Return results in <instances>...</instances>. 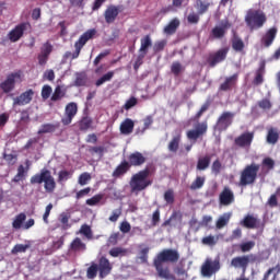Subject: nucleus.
<instances>
[{"label":"nucleus","instance_id":"nucleus-1","mask_svg":"<svg viewBox=\"0 0 280 280\" xmlns=\"http://www.w3.org/2000/svg\"><path fill=\"white\" fill-rule=\"evenodd\" d=\"M180 259V254L178 249L165 248L162 249L153 259V266L161 279L170 280L172 279V272H170V267L165 264H178Z\"/></svg>","mask_w":280,"mask_h":280},{"label":"nucleus","instance_id":"nucleus-2","mask_svg":"<svg viewBox=\"0 0 280 280\" xmlns=\"http://www.w3.org/2000/svg\"><path fill=\"white\" fill-rule=\"evenodd\" d=\"M152 176V171L150 167H144L143 170L139 171L138 173L131 176L129 185L131 187V191H143L148 189L150 185H152V179H149Z\"/></svg>","mask_w":280,"mask_h":280},{"label":"nucleus","instance_id":"nucleus-3","mask_svg":"<svg viewBox=\"0 0 280 280\" xmlns=\"http://www.w3.org/2000/svg\"><path fill=\"white\" fill-rule=\"evenodd\" d=\"M31 185H43L48 194H54L56 189V179L51 175V171L42 168L39 173L33 175L30 179Z\"/></svg>","mask_w":280,"mask_h":280},{"label":"nucleus","instance_id":"nucleus-4","mask_svg":"<svg viewBox=\"0 0 280 280\" xmlns=\"http://www.w3.org/2000/svg\"><path fill=\"white\" fill-rule=\"evenodd\" d=\"M266 21L268 18L266 13L260 9H249L245 15V23L250 32H255V30H261L264 25H266Z\"/></svg>","mask_w":280,"mask_h":280},{"label":"nucleus","instance_id":"nucleus-5","mask_svg":"<svg viewBox=\"0 0 280 280\" xmlns=\"http://www.w3.org/2000/svg\"><path fill=\"white\" fill-rule=\"evenodd\" d=\"M260 165L257 163H252L246 165L240 173V187H248L254 183H257V175L259 174Z\"/></svg>","mask_w":280,"mask_h":280},{"label":"nucleus","instance_id":"nucleus-6","mask_svg":"<svg viewBox=\"0 0 280 280\" xmlns=\"http://www.w3.org/2000/svg\"><path fill=\"white\" fill-rule=\"evenodd\" d=\"M95 34H97V31L95 28H90L86 32H84L74 43V52L71 54V51H67L66 57L69 58V56H71L72 60L80 58V54L84 48V45H86L89 40H93V38H95Z\"/></svg>","mask_w":280,"mask_h":280},{"label":"nucleus","instance_id":"nucleus-7","mask_svg":"<svg viewBox=\"0 0 280 280\" xmlns=\"http://www.w3.org/2000/svg\"><path fill=\"white\" fill-rule=\"evenodd\" d=\"M16 82H23V71L21 70L9 73L5 80L0 83L2 93H12L16 89Z\"/></svg>","mask_w":280,"mask_h":280},{"label":"nucleus","instance_id":"nucleus-8","mask_svg":"<svg viewBox=\"0 0 280 280\" xmlns=\"http://www.w3.org/2000/svg\"><path fill=\"white\" fill-rule=\"evenodd\" d=\"M255 261H257V255L249 254L232 258L231 266L232 268H241L243 272H246V268H248V265L255 264Z\"/></svg>","mask_w":280,"mask_h":280},{"label":"nucleus","instance_id":"nucleus-9","mask_svg":"<svg viewBox=\"0 0 280 280\" xmlns=\"http://www.w3.org/2000/svg\"><path fill=\"white\" fill-rule=\"evenodd\" d=\"M207 130H209L207 121L198 122L194 129L186 132V137L189 141H194L196 143L201 137L207 135Z\"/></svg>","mask_w":280,"mask_h":280},{"label":"nucleus","instance_id":"nucleus-10","mask_svg":"<svg viewBox=\"0 0 280 280\" xmlns=\"http://www.w3.org/2000/svg\"><path fill=\"white\" fill-rule=\"evenodd\" d=\"M220 268V257H217L214 260L208 258L201 266V275L202 277H213V275H215Z\"/></svg>","mask_w":280,"mask_h":280},{"label":"nucleus","instance_id":"nucleus-11","mask_svg":"<svg viewBox=\"0 0 280 280\" xmlns=\"http://www.w3.org/2000/svg\"><path fill=\"white\" fill-rule=\"evenodd\" d=\"M235 113L233 112H223L217 120L215 128L219 132L228 130L229 127L233 124Z\"/></svg>","mask_w":280,"mask_h":280},{"label":"nucleus","instance_id":"nucleus-12","mask_svg":"<svg viewBox=\"0 0 280 280\" xmlns=\"http://www.w3.org/2000/svg\"><path fill=\"white\" fill-rule=\"evenodd\" d=\"M78 115V103L70 102L65 107L63 117L61 118V124L63 126H69L73 121V118Z\"/></svg>","mask_w":280,"mask_h":280},{"label":"nucleus","instance_id":"nucleus-13","mask_svg":"<svg viewBox=\"0 0 280 280\" xmlns=\"http://www.w3.org/2000/svg\"><path fill=\"white\" fill-rule=\"evenodd\" d=\"M226 56H229V47L220 48L209 55L208 63L210 67H217L220 62H224V60H226Z\"/></svg>","mask_w":280,"mask_h":280},{"label":"nucleus","instance_id":"nucleus-14","mask_svg":"<svg viewBox=\"0 0 280 280\" xmlns=\"http://www.w3.org/2000/svg\"><path fill=\"white\" fill-rule=\"evenodd\" d=\"M51 51H54V46L51 45V43L46 42L42 45L40 51L37 56L38 65L40 67H45V65H47L49 56H51Z\"/></svg>","mask_w":280,"mask_h":280},{"label":"nucleus","instance_id":"nucleus-15","mask_svg":"<svg viewBox=\"0 0 280 280\" xmlns=\"http://www.w3.org/2000/svg\"><path fill=\"white\" fill-rule=\"evenodd\" d=\"M253 139H255V132L247 131L236 137L234 143L237 148H250L253 145Z\"/></svg>","mask_w":280,"mask_h":280},{"label":"nucleus","instance_id":"nucleus-16","mask_svg":"<svg viewBox=\"0 0 280 280\" xmlns=\"http://www.w3.org/2000/svg\"><path fill=\"white\" fill-rule=\"evenodd\" d=\"M28 23L18 24L13 30H11L8 34V38L11 43H19L21 38H23V34H25V30H27Z\"/></svg>","mask_w":280,"mask_h":280},{"label":"nucleus","instance_id":"nucleus-17","mask_svg":"<svg viewBox=\"0 0 280 280\" xmlns=\"http://www.w3.org/2000/svg\"><path fill=\"white\" fill-rule=\"evenodd\" d=\"M219 202L222 207H229L235 202V194L231 189V187L225 186L221 194L219 195Z\"/></svg>","mask_w":280,"mask_h":280},{"label":"nucleus","instance_id":"nucleus-18","mask_svg":"<svg viewBox=\"0 0 280 280\" xmlns=\"http://www.w3.org/2000/svg\"><path fill=\"white\" fill-rule=\"evenodd\" d=\"M148 161V158L143 155V153L139 151H135L128 155V164L130 167H141L145 165V162Z\"/></svg>","mask_w":280,"mask_h":280},{"label":"nucleus","instance_id":"nucleus-19","mask_svg":"<svg viewBox=\"0 0 280 280\" xmlns=\"http://www.w3.org/2000/svg\"><path fill=\"white\" fill-rule=\"evenodd\" d=\"M34 100V90L30 89L13 98V106H27Z\"/></svg>","mask_w":280,"mask_h":280},{"label":"nucleus","instance_id":"nucleus-20","mask_svg":"<svg viewBox=\"0 0 280 280\" xmlns=\"http://www.w3.org/2000/svg\"><path fill=\"white\" fill-rule=\"evenodd\" d=\"M278 32L279 28H277V26L270 27L260 39L262 47H272V43H275Z\"/></svg>","mask_w":280,"mask_h":280},{"label":"nucleus","instance_id":"nucleus-21","mask_svg":"<svg viewBox=\"0 0 280 280\" xmlns=\"http://www.w3.org/2000/svg\"><path fill=\"white\" fill-rule=\"evenodd\" d=\"M97 266L101 279H106V277L113 272V265L110 264V260L104 256L100 258Z\"/></svg>","mask_w":280,"mask_h":280},{"label":"nucleus","instance_id":"nucleus-22","mask_svg":"<svg viewBox=\"0 0 280 280\" xmlns=\"http://www.w3.org/2000/svg\"><path fill=\"white\" fill-rule=\"evenodd\" d=\"M121 10H124V7L121 5H109L107 7V9L104 12V16H105V22L110 24V23H115V21L117 20V16H119V12H121Z\"/></svg>","mask_w":280,"mask_h":280},{"label":"nucleus","instance_id":"nucleus-23","mask_svg":"<svg viewBox=\"0 0 280 280\" xmlns=\"http://www.w3.org/2000/svg\"><path fill=\"white\" fill-rule=\"evenodd\" d=\"M240 78V74L234 73L231 77H226L224 82L220 84L219 91H223L224 93L229 91H233V89L237 88V80Z\"/></svg>","mask_w":280,"mask_h":280},{"label":"nucleus","instance_id":"nucleus-24","mask_svg":"<svg viewBox=\"0 0 280 280\" xmlns=\"http://www.w3.org/2000/svg\"><path fill=\"white\" fill-rule=\"evenodd\" d=\"M183 141V133L178 132L172 137L167 144V150L171 154H176L180 150V142Z\"/></svg>","mask_w":280,"mask_h":280},{"label":"nucleus","instance_id":"nucleus-25","mask_svg":"<svg viewBox=\"0 0 280 280\" xmlns=\"http://www.w3.org/2000/svg\"><path fill=\"white\" fill-rule=\"evenodd\" d=\"M120 135H125L128 137V135H132L135 132V120L130 118H126L119 127Z\"/></svg>","mask_w":280,"mask_h":280},{"label":"nucleus","instance_id":"nucleus-26","mask_svg":"<svg viewBox=\"0 0 280 280\" xmlns=\"http://www.w3.org/2000/svg\"><path fill=\"white\" fill-rule=\"evenodd\" d=\"M265 74H266V61H261L259 63L258 69L255 72V78H254L253 84H255L256 86L264 84V75Z\"/></svg>","mask_w":280,"mask_h":280},{"label":"nucleus","instance_id":"nucleus-27","mask_svg":"<svg viewBox=\"0 0 280 280\" xmlns=\"http://www.w3.org/2000/svg\"><path fill=\"white\" fill-rule=\"evenodd\" d=\"M25 165L26 167L23 166V164H20L18 167V173L13 177L12 183H21V180L27 176V173L30 172V160H26Z\"/></svg>","mask_w":280,"mask_h":280},{"label":"nucleus","instance_id":"nucleus-28","mask_svg":"<svg viewBox=\"0 0 280 280\" xmlns=\"http://www.w3.org/2000/svg\"><path fill=\"white\" fill-rule=\"evenodd\" d=\"M130 164L128 161L124 160L113 172L112 176L114 178H120V176H124L125 174H128L130 172Z\"/></svg>","mask_w":280,"mask_h":280},{"label":"nucleus","instance_id":"nucleus-29","mask_svg":"<svg viewBox=\"0 0 280 280\" xmlns=\"http://www.w3.org/2000/svg\"><path fill=\"white\" fill-rule=\"evenodd\" d=\"M226 36V27L214 26L210 32V40H222Z\"/></svg>","mask_w":280,"mask_h":280},{"label":"nucleus","instance_id":"nucleus-30","mask_svg":"<svg viewBox=\"0 0 280 280\" xmlns=\"http://www.w3.org/2000/svg\"><path fill=\"white\" fill-rule=\"evenodd\" d=\"M213 5V2L211 0H196L195 8L199 14H207L209 12V8Z\"/></svg>","mask_w":280,"mask_h":280},{"label":"nucleus","instance_id":"nucleus-31","mask_svg":"<svg viewBox=\"0 0 280 280\" xmlns=\"http://www.w3.org/2000/svg\"><path fill=\"white\" fill-rule=\"evenodd\" d=\"M242 226L245 229H257L259 226V220L254 215L247 214L242 221Z\"/></svg>","mask_w":280,"mask_h":280},{"label":"nucleus","instance_id":"nucleus-32","mask_svg":"<svg viewBox=\"0 0 280 280\" xmlns=\"http://www.w3.org/2000/svg\"><path fill=\"white\" fill-rule=\"evenodd\" d=\"M25 220H27V214H25L24 212L16 214L12 222V229H14L15 231H21V229H23V226L25 225Z\"/></svg>","mask_w":280,"mask_h":280},{"label":"nucleus","instance_id":"nucleus-33","mask_svg":"<svg viewBox=\"0 0 280 280\" xmlns=\"http://www.w3.org/2000/svg\"><path fill=\"white\" fill-rule=\"evenodd\" d=\"M266 141L269 143V145H277L279 142V129L272 127L269 128L267 131Z\"/></svg>","mask_w":280,"mask_h":280},{"label":"nucleus","instance_id":"nucleus-34","mask_svg":"<svg viewBox=\"0 0 280 280\" xmlns=\"http://www.w3.org/2000/svg\"><path fill=\"white\" fill-rule=\"evenodd\" d=\"M178 27H180V20L175 18L164 27V34L172 36L176 34V30H178Z\"/></svg>","mask_w":280,"mask_h":280},{"label":"nucleus","instance_id":"nucleus-35","mask_svg":"<svg viewBox=\"0 0 280 280\" xmlns=\"http://www.w3.org/2000/svg\"><path fill=\"white\" fill-rule=\"evenodd\" d=\"M150 47H152V38L150 35H145L140 39L139 54L148 56V49H150Z\"/></svg>","mask_w":280,"mask_h":280},{"label":"nucleus","instance_id":"nucleus-36","mask_svg":"<svg viewBox=\"0 0 280 280\" xmlns=\"http://www.w3.org/2000/svg\"><path fill=\"white\" fill-rule=\"evenodd\" d=\"M58 128H60V122L44 124L40 126L39 130L37 131V135H47L49 132H56Z\"/></svg>","mask_w":280,"mask_h":280},{"label":"nucleus","instance_id":"nucleus-37","mask_svg":"<svg viewBox=\"0 0 280 280\" xmlns=\"http://www.w3.org/2000/svg\"><path fill=\"white\" fill-rule=\"evenodd\" d=\"M70 250L74 253L86 250V244H84L80 237H75L70 244Z\"/></svg>","mask_w":280,"mask_h":280},{"label":"nucleus","instance_id":"nucleus-38","mask_svg":"<svg viewBox=\"0 0 280 280\" xmlns=\"http://www.w3.org/2000/svg\"><path fill=\"white\" fill-rule=\"evenodd\" d=\"M211 165V156L206 155L203 158H200L197 162V170L199 172H205Z\"/></svg>","mask_w":280,"mask_h":280},{"label":"nucleus","instance_id":"nucleus-39","mask_svg":"<svg viewBox=\"0 0 280 280\" xmlns=\"http://www.w3.org/2000/svg\"><path fill=\"white\" fill-rule=\"evenodd\" d=\"M244 40H242V38H240V36L234 35L232 38V48L234 51H244Z\"/></svg>","mask_w":280,"mask_h":280},{"label":"nucleus","instance_id":"nucleus-40","mask_svg":"<svg viewBox=\"0 0 280 280\" xmlns=\"http://www.w3.org/2000/svg\"><path fill=\"white\" fill-rule=\"evenodd\" d=\"M115 78V71H108L95 82V86H102L106 82H110Z\"/></svg>","mask_w":280,"mask_h":280},{"label":"nucleus","instance_id":"nucleus-41","mask_svg":"<svg viewBox=\"0 0 280 280\" xmlns=\"http://www.w3.org/2000/svg\"><path fill=\"white\" fill-rule=\"evenodd\" d=\"M205 180H206L205 177L197 176L196 179L191 183L189 188L191 189V191H196L198 189H202V187H205Z\"/></svg>","mask_w":280,"mask_h":280},{"label":"nucleus","instance_id":"nucleus-42","mask_svg":"<svg viewBox=\"0 0 280 280\" xmlns=\"http://www.w3.org/2000/svg\"><path fill=\"white\" fill-rule=\"evenodd\" d=\"M219 240H220L219 236L209 235V236H205L201 240V244H203V246H215V244H218Z\"/></svg>","mask_w":280,"mask_h":280},{"label":"nucleus","instance_id":"nucleus-43","mask_svg":"<svg viewBox=\"0 0 280 280\" xmlns=\"http://www.w3.org/2000/svg\"><path fill=\"white\" fill-rule=\"evenodd\" d=\"M241 253H250L255 248V241H248L238 245Z\"/></svg>","mask_w":280,"mask_h":280},{"label":"nucleus","instance_id":"nucleus-44","mask_svg":"<svg viewBox=\"0 0 280 280\" xmlns=\"http://www.w3.org/2000/svg\"><path fill=\"white\" fill-rule=\"evenodd\" d=\"M231 220V214L224 213L222 217H220L217 221V229H224L226 224H229V221Z\"/></svg>","mask_w":280,"mask_h":280},{"label":"nucleus","instance_id":"nucleus-45","mask_svg":"<svg viewBox=\"0 0 280 280\" xmlns=\"http://www.w3.org/2000/svg\"><path fill=\"white\" fill-rule=\"evenodd\" d=\"M100 271V268L97 264L93 262L86 270V277L89 279H95L97 277V272Z\"/></svg>","mask_w":280,"mask_h":280},{"label":"nucleus","instance_id":"nucleus-46","mask_svg":"<svg viewBox=\"0 0 280 280\" xmlns=\"http://www.w3.org/2000/svg\"><path fill=\"white\" fill-rule=\"evenodd\" d=\"M103 199H104V195L98 194L93 196L90 199H86L85 205H88L89 207H95V205H100V202H102Z\"/></svg>","mask_w":280,"mask_h":280},{"label":"nucleus","instance_id":"nucleus-47","mask_svg":"<svg viewBox=\"0 0 280 280\" xmlns=\"http://www.w3.org/2000/svg\"><path fill=\"white\" fill-rule=\"evenodd\" d=\"M200 16H202V14H199V12H191L187 16V22L190 25H198V23H200Z\"/></svg>","mask_w":280,"mask_h":280},{"label":"nucleus","instance_id":"nucleus-48","mask_svg":"<svg viewBox=\"0 0 280 280\" xmlns=\"http://www.w3.org/2000/svg\"><path fill=\"white\" fill-rule=\"evenodd\" d=\"M30 248V244L23 245V244H16L11 249L12 255H19V253H27V249Z\"/></svg>","mask_w":280,"mask_h":280},{"label":"nucleus","instance_id":"nucleus-49","mask_svg":"<svg viewBox=\"0 0 280 280\" xmlns=\"http://www.w3.org/2000/svg\"><path fill=\"white\" fill-rule=\"evenodd\" d=\"M62 97H65V93L62 92V88H60V85H58L55 89L50 100H51V102H58V101L62 100Z\"/></svg>","mask_w":280,"mask_h":280},{"label":"nucleus","instance_id":"nucleus-50","mask_svg":"<svg viewBox=\"0 0 280 280\" xmlns=\"http://www.w3.org/2000/svg\"><path fill=\"white\" fill-rule=\"evenodd\" d=\"M182 71H183V65H180L179 61H174L171 66V72L173 73V75L178 78Z\"/></svg>","mask_w":280,"mask_h":280},{"label":"nucleus","instance_id":"nucleus-51","mask_svg":"<svg viewBox=\"0 0 280 280\" xmlns=\"http://www.w3.org/2000/svg\"><path fill=\"white\" fill-rule=\"evenodd\" d=\"M91 126H93V120L89 117H84L79 124L80 130H89Z\"/></svg>","mask_w":280,"mask_h":280},{"label":"nucleus","instance_id":"nucleus-52","mask_svg":"<svg viewBox=\"0 0 280 280\" xmlns=\"http://www.w3.org/2000/svg\"><path fill=\"white\" fill-rule=\"evenodd\" d=\"M164 200H165L166 205H174V202H175L174 189H167L164 192Z\"/></svg>","mask_w":280,"mask_h":280},{"label":"nucleus","instance_id":"nucleus-53","mask_svg":"<svg viewBox=\"0 0 280 280\" xmlns=\"http://www.w3.org/2000/svg\"><path fill=\"white\" fill-rule=\"evenodd\" d=\"M89 180H91V173L84 172L79 176L78 183L84 187V185H89Z\"/></svg>","mask_w":280,"mask_h":280},{"label":"nucleus","instance_id":"nucleus-54","mask_svg":"<svg viewBox=\"0 0 280 280\" xmlns=\"http://www.w3.org/2000/svg\"><path fill=\"white\" fill-rule=\"evenodd\" d=\"M69 214L65 212L60 214V223L62 224L63 231L71 229V224H69Z\"/></svg>","mask_w":280,"mask_h":280},{"label":"nucleus","instance_id":"nucleus-55","mask_svg":"<svg viewBox=\"0 0 280 280\" xmlns=\"http://www.w3.org/2000/svg\"><path fill=\"white\" fill-rule=\"evenodd\" d=\"M73 173L69 171H60L58 174V183H65L66 180H69L71 178Z\"/></svg>","mask_w":280,"mask_h":280},{"label":"nucleus","instance_id":"nucleus-56","mask_svg":"<svg viewBox=\"0 0 280 280\" xmlns=\"http://www.w3.org/2000/svg\"><path fill=\"white\" fill-rule=\"evenodd\" d=\"M166 45H167V40H165V39L155 42V44L153 46L154 54H159V51H163V49H165Z\"/></svg>","mask_w":280,"mask_h":280},{"label":"nucleus","instance_id":"nucleus-57","mask_svg":"<svg viewBox=\"0 0 280 280\" xmlns=\"http://www.w3.org/2000/svg\"><path fill=\"white\" fill-rule=\"evenodd\" d=\"M258 106L262 110H270V108H272V102H270L268 98H262L258 102Z\"/></svg>","mask_w":280,"mask_h":280},{"label":"nucleus","instance_id":"nucleus-58","mask_svg":"<svg viewBox=\"0 0 280 280\" xmlns=\"http://www.w3.org/2000/svg\"><path fill=\"white\" fill-rule=\"evenodd\" d=\"M90 154H100V156H104V152H106V148L100 147H90L89 148Z\"/></svg>","mask_w":280,"mask_h":280},{"label":"nucleus","instance_id":"nucleus-59","mask_svg":"<svg viewBox=\"0 0 280 280\" xmlns=\"http://www.w3.org/2000/svg\"><path fill=\"white\" fill-rule=\"evenodd\" d=\"M185 0H173L172 4L168 5L164 12H174V8H183V3Z\"/></svg>","mask_w":280,"mask_h":280},{"label":"nucleus","instance_id":"nucleus-60","mask_svg":"<svg viewBox=\"0 0 280 280\" xmlns=\"http://www.w3.org/2000/svg\"><path fill=\"white\" fill-rule=\"evenodd\" d=\"M51 85H44L42 88V97L43 100H49V97H51Z\"/></svg>","mask_w":280,"mask_h":280},{"label":"nucleus","instance_id":"nucleus-61","mask_svg":"<svg viewBox=\"0 0 280 280\" xmlns=\"http://www.w3.org/2000/svg\"><path fill=\"white\" fill-rule=\"evenodd\" d=\"M138 101L137 97L131 96L124 105L125 110H130V108H135L137 106Z\"/></svg>","mask_w":280,"mask_h":280},{"label":"nucleus","instance_id":"nucleus-62","mask_svg":"<svg viewBox=\"0 0 280 280\" xmlns=\"http://www.w3.org/2000/svg\"><path fill=\"white\" fill-rule=\"evenodd\" d=\"M110 257H119V255H126V249L121 247H114L109 250Z\"/></svg>","mask_w":280,"mask_h":280},{"label":"nucleus","instance_id":"nucleus-63","mask_svg":"<svg viewBox=\"0 0 280 280\" xmlns=\"http://www.w3.org/2000/svg\"><path fill=\"white\" fill-rule=\"evenodd\" d=\"M148 253H150V247H143L140 249L139 255L142 264H148Z\"/></svg>","mask_w":280,"mask_h":280},{"label":"nucleus","instance_id":"nucleus-64","mask_svg":"<svg viewBox=\"0 0 280 280\" xmlns=\"http://www.w3.org/2000/svg\"><path fill=\"white\" fill-rule=\"evenodd\" d=\"M262 165L269 170H275V160L271 158H265L262 160Z\"/></svg>","mask_w":280,"mask_h":280}]
</instances>
